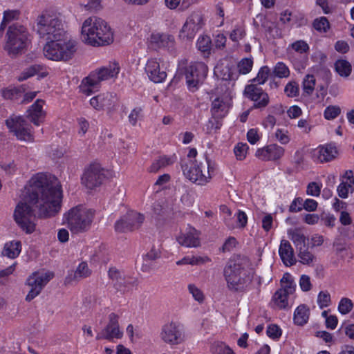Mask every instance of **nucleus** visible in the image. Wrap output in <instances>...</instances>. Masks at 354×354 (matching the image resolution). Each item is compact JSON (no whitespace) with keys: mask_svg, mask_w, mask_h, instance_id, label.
Here are the masks:
<instances>
[{"mask_svg":"<svg viewBox=\"0 0 354 354\" xmlns=\"http://www.w3.org/2000/svg\"><path fill=\"white\" fill-rule=\"evenodd\" d=\"M30 189L24 201L16 206L14 218L18 225L27 233L35 231L37 208L39 217L55 216L61 208L62 191L57 178L45 174H37L30 181Z\"/></svg>","mask_w":354,"mask_h":354,"instance_id":"f257e3e1","label":"nucleus"},{"mask_svg":"<svg viewBox=\"0 0 354 354\" xmlns=\"http://www.w3.org/2000/svg\"><path fill=\"white\" fill-rule=\"evenodd\" d=\"M249 266L248 259L240 255L234 256L228 261L224 268V277L231 291H243L250 283L252 277Z\"/></svg>","mask_w":354,"mask_h":354,"instance_id":"f03ea898","label":"nucleus"},{"mask_svg":"<svg viewBox=\"0 0 354 354\" xmlns=\"http://www.w3.org/2000/svg\"><path fill=\"white\" fill-rule=\"evenodd\" d=\"M35 28L39 38L47 42L68 35L60 15L50 11L44 12L37 17Z\"/></svg>","mask_w":354,"mask_h":354,"instance_id":"7ed1b4c3","label":"nucleus"},{"mask_svg":"<svg viewBox=\"0 0 354 354\" xmlns=\"http://www.w3.org/2000/svg\"><path fill=\"white\" fill-rule=\"evenodd\" d=\"M82 41L91 46H103L113 41V35L107 23L101 18L91 17L82 26Z\"/></svg>","mask_w":354,"mask_h":354,"instance_id":"20e7f679","label":"nucleus"},{"mask_svg":"<svg viewBox=\"0 0 354 354\" xmlns=\"http://www.w3.org/2000/svg\"><path fill=\"white\" fill-rule=\"evenodd\" d=\"M181 168L185 176L190 181L198 185H205L212 178L214 165L205 155L203 161L195 160L193 162L192 160H183Z\"/></svg>","mask_w":354,"mask_h":354,"instance_id":"39448f33","label":"nucleus"},{"mask_svg":"<svg viewBox=\"0 0 354 354\" xmlns=\"http://www.w3.org/2000/svg\"><path fill=\"white\" fill-rule=\"evenodd\" d=\"M77 41L68 35L46 43L43 53L46 58L56 62H67L71 59L77 51Z\"/></svg>","mask_w":354,"mask_h":354,"instance_id":"423d86ee","label":"nucleus"},{"mask_svg":"<svg viewBox=\"0 0 354 354\" xmlns=\"http://www.w3.org/2000/svg\"><path fill=\"white\" fill-rule=\"evenodd\" d=\"M120 69L119 64L114 62L93 71L82 80L80 86L82 92L89 95L94 90H97L102 82L116 77Z\"/></svg>","mask_w":354,"mask_h":354,"instance_id":"0eeeda50","label":"nucleus"},{"mask_svg":"<svg viewBox=\"0 0 354 354\" xmlns=\"http://www.w3.org/2000/svg\"><path fill=\"white\" fill-rule=\"evenodd\" d=\"M28 29L21 24H13L8 27L5 49L10 55H17L24 53L30 41Z\"/></svg>","mask_w":354,"mask_h":354,"instance_id":"6e6552de","label":"nucleus"},{"mask_svg":"<svg viewBox=\"0 0 354 354\" xmlns=\"http://www.w3.org/2000/svg\"><path fill=\"white\" fill-rule=\"evenodd\" d=\"M94 212L89 209L78 205L71 208L64 214V220L73 233H82L91 227Z\"/></svg>","mask_w":354,"mask_h":354,"instance_id":"1a4fd4ad","label":"nucleus"},{"mask_svg":"<svg viewBox=\"0 0 354 354\" xmlns=\"http://www.w3.org/2000/svg\"><path fill=\"white\" fill-rule=\"evenodd\" d=\"M10 132L18 140L32 142L35 140L31 125L22 117L12 115L6 120Z\"/></svg>","mask_w":354,"mask_h":354,"instance_id":"9d476101","label":"nucleus"},{"mask_svg":"<svg viewBox=\"0 0 354 354\" xmlns=\"http://www.w3.org/2000/svg\"><path fill=\"white\" fill-rule=\"evenodd\" d=\"M160 337L165 344L170 346L180 344L185 340L183 325L178 321L168 322L162 325Z\"/></svg>","mask_w":354,"mask_h":354,"instance_id":"9b49d317","label":"nucleus"},{"mask_svg":"<svg viewBox=\"0 0 354 354\" xmlns=\"http://www.w3.org/2000/svg\"><path fill=\"white\" fill-rule=\"evenodd\" d=\"M109 278L111 280L113 287L117 291L125 293L138 285V279L125 274L115 267L110 268L108 272Z\"/></svg>","mask_w":354,"mask_h":354,"instance_id":"f8f14e48","label":"nucleus"},{"mask_svg":"<svg viewBox=\"0 0 354 354\" xmlns=\"http://www.w3.org/2000/svg\"><path fill=\"white\" fill-rule=\"evenodd\" d=\"M53 277V273L50 272H35L32 273L27 279V284L30 290L26 295V300L30 301L37 297Z\"/></svg>","mask_w":354,"mask_h":354,"instance_id":"ddd939ff","label":"nucleus"},{"mask_svg":"<svg viewBox=\"0 0 354 354\" xmlns=\"http://www.w3.org/2000/svg\"><path fill=\"white\" fill-rule=\"evenodd\" d=\"M203 25V15L200 12H192L182 27L179 37L183 41L192 39Z\"/></svg>","mask_w":354,"mask_h":354,"instance_id":"4468645a","label":"nucleus"},{"mask_svg":"<svg viewBox=\"0 0 354 354\" xmlns=\"http://www.w3.org/2000/svg\"><path fill=\"white\" fill-rule=\"evenodd\" d=\"M145 220L143 214L130 212L121 217L115 223V230L119 233H126L138 229Z\"/></svg>","mask_w":354,"mask_h":354,"instance_id":"2eb2a0df","label":"nucleus"},{"mask_svg":"<svg viewBox=\"0 0 354 354\" xmlns=\"http://www.w3.org/2000/svg\"><path fill=\"white\" fill-rule=\"evenodd\" d=\"M207 66L203 62L191 63L185 69V78L189 88H196L207 74Z\"/></svg>","mask_w":354,"mask_h":354,"instance_id":"dca6fc26","label":"nucleus"},{"mask_svg":"<svg viewBox=\"0 0 354 354\" xmlns=\"http://www.w3.org/2000/svg\"><path fill=\"white\" fill-rule=\"evenodd\" d=\"M105 178L103 169L97 164L91 165L84 172L82 183L88 189L99 187Z\"/></svg>","mask_w":354,"mask_h":354,"instance_id":"f3484780","label":"nucleus"},{"mask_svg":"<svg viewBox=\"0 0 354 354\" xmlns=\"http://www.w3.org/2000/svg\"><path fill=\"white\" fill-rule=\"evenodd\" d=\"M244 95L254 102L253 107L255 109H263L270 102L268 94L262 88L254 84L247 85L245 87Z\"/></svg>","mask_w":354,"mask_h":354,"instance_id":"a211bd4d","label":"nucleus"},{"mask_svg":"<svg viewBox=\"0 0 354 354\" xmlns=\"http://www.w3.org/2000/svg\"><path fill=\"white\" fill-rule=\"evenodd\" d=\"M118 319L119 316L118 315L114 313H110L109 315V322L107 325L97 335L96 339L111 340L114 338H121L122 336V332L120 330Z\"/></svg>","mask_w":354,"mask_h":354,"instance_id":"6ab92c4d","label":"nucleus"},{"mask_svg":"<svg viewBox=\"0 0 354 354\" xmlns=\"http://www.w3.org/2000/svg\"><path fill=\"white\" fill-rule=\"evenodd\" d=\"M145 69L149 78L153 82H162L167 77L166 71L160 67V62L156 58L148 59Z\"/></svg>","mask_w":354,"mask_h":354,"instance_id":"aec40b11","label":"nucleus"},{"mask_svg":"<svg viewBox=\"0 0 354 354\" xmlns=\"http://www.w3.org/2000/svg\"><path fill=\"white\" fill-rule=\"evenodd\" d=\"M284 154V149L277 144H272L256 151V156L262 160H277Z\"/></svg>","mask_w":354,"mask_h":354,"instance_id":"412c9836","label":"nucleus"},{"mask_svg":"<svg viewBox=\"0 0 354 354\" xmlns=\"http://www.w3.org/2000/svg\"><path fill=\"white\" fill-rule=\"evenodd\" d=\"M116 102V95L112 93H105L92 97L91 105L96 110L111 109Z\"/></svg>","mask_w":354,"mask_h":354,"instance_id":"4be33fe9","label":"nucleus"},{"mask_svg":"<svg viewBox=\"0 0 354 354\" xmlns=\"http://www.w3.org/2000/svg\"><path fill=\"white\" fill-rule=\"evenodd\" d=\"M44 101L37 100L28 110V118L35 125L39 126L44 120L46 113L43 111Z\"/></svg>","mask_w":354,"mask_h":354,"instance_id":"5701e85b","label":"nucleus"},{"mask_svg":"<svg viewBox=\"0 0 354 354\" xmlns=\"http://www.w3.org/2000/svg\"><path fill=\"white\" fill-rule=\"evenodd\" d=\"M279 253L283 263L286 266H292L296 263L293 248L288 241L282 240L281 241Z\"/></svg>","mask_w":354,"mask_h":354,"instance_id":"b1692460","label":"nucleus"},{"mask_svg":"<svg viewBox=\"0 0 354 354\" xmlns=\"http://www.w3.org/2000/svg\"><path fill=\"white\" fill-rule=\"evenodd\" d=\"M91 273L92 271L89 268L88 263L86 261H82L78 265L74 272L68 274L66 278V281L68 283L80 281L90 277Z\"/></svg>","mask_w":354,"mask_h":354,"instance_id":"393cba45","label":"nucleus"},{"mask_svg":"<svg viewBox=\"0 0 354 354\" xmlns=\"http://www.w3.org/2000/svg\"><path fill=\"white\" fill-rule=\"evenodd\" d=\"M177 241L179 244L185 247H198L200 245L199 233L195 229H190L187 232L179 236Z\"/></svg>","mask_w":354,"mask_h":354,"instance_id":"a878e982","label":"nucleus"},{"mask_svg":"<svg viewBox=\"0 0 354 354\" xmlns=\"http://www.w3.org/2000/svg\"><path fill=\"white\" fill-rule=\"evenodd\" d=\"M174 41L173 36L158 32H154L151 35L150 42L154 48L166 47L169 43Z\"/></svg>","mask_w":354,"mask_h":354,"instance_id":"bb28decb","label":"nucleus"},{"mask_svg":"<svg viewBox=\"0 0 354 354\" xmlns=\"http://www.w3.org/2000/svg\"><path fill=\"white\" fill-rule=\"evenodd\" d=\"M176 160V158L174 155L171 156H160L152 162L151 165L149 168V171L151 173H156L160 169L172 165Z\"/></svg>","mask_w":354,"mask_h":354,"instance_id":"cd10ccee","label":"nucleus"},{"mask_svg":"<svg viewBox=\"0 0 354 354\" xmlns=\"http://www.w3.org/2000/svg\"><path fill=\"white\" fill-rule=\"evenodd\" d=\"M337 154L336 147L332 145L320 147L318 151V159L321 162H329L335 158Z\"/></svg>","mask_w":354,"mask_h":354,"instance_id":"c85d7f7f","label":"nucleus"},{"mask_svg":"<svg viewBox=\"0 0 354 354\" xmlns=\"http://www.w3.org/2000/svg\"><path fill=\"white\" fill-rule=\"evenodd\" d=\"M309 318V309L305 305L299 306L294 313L295 323L303 326L307 323Z\"/></svg>","mask_w":354,"mask_h":354,"instance_id":"c756f323","label":"nucleus"},{"mask_svg":"<svg viewBox=\"0 0 354 354\" xmlns=\"http://www.w3.org/2000/svg\"><path fill=\"white\" fill-rule=\"evenodd\" d=\"M211 111L214 117L222 118L227 112V105L222 100L217 97L212 103Z\"/></svg>","mask_w":354,"mask_h":354,"instance_id":"7c9ffc66","label":"nucleus"},{"mask_svg":"<svg viewBox=\"0 0 354 354\" xmlns=\"http://www.w3.org/2000/svg\"><path fill=\"white\" fill-rule=\"evenodd\" d=\"M19 252L20 243L15 241L6 243L2 251V254L9 258L14 259L19 255Z\"/></svg>","mask_w":354,"mask_h":354,"instance_id":"2f4dec72","label":"nucleus"},{"mask_svg":"<svg viewBox=\"0 0 354 354\" xmlns=\"http://www.w3.org/2000/svg\"><path fill=\"white\" fill-rule=\"evenodd\" d=\"M335 68L337 73L342 77H348L351 73V64L344 59H339L335 64Z\"/></svg>","mask_w":354,"mask_h":354,"instance_id":"473e14b6","label":"nucleus"},{"mask_svg":"<svg viewBox=\"0 0 354 354\" xmlns=\"http://www.w3.org/2000/svg\"><path fill=\"white\" fill-rule=\"evenodd\" d=\"M160 257V252L158 249L153 248L148 253L143 257L142 270L147 271L151 265V261H153Z\"/></svg>","mask_w":354,"mask_h":354,"instance_id":"72a5a7b5","label":"nucleus"},{"mask_svg":"<svg viewBox=\"0 0 354 354\" xmlns=\"http://www.w3.org/2000/svg\"><path fill=\"white\" fill-rule=\"evenodd\" d=\"M290 239L293 241L297 248L299 250L306 248V237L298 230H294L289 232Z\"/></svg>","mask_w":354,"mask_h":354,"instance_id":"f704fd0d","label":"nucleus"},{"mask_svg":"<svg viewBox=\"0 0 354 354\" xmlns=\"http://www.w3.org/2000/svg\"><path fill=\"white\" fill-rule=\"evenodd\" d=\"M212 354H235L233 350L222 342H214L210 348Z\"/></svg>","mask_w":354,"mask_h":354,"instance_id":"c9c22d12","label":"nucleus"},{"mask_svg":"<svg viewBox=\"0 0 354 354\" xmlns=\"http://www.w3.org/2000/svg\"><path fill=\"white\" fill-rule=\"evenodd\" d=\"M288 296L284 290H278L273 296V301L278 308H286L288 306Z\"/></svg>","mask_w":354,"mask_h":354,"instance_id":"e433bc0d","label":"nucleus"},{"mask_svg":"<svg viewBox=\"0 0 354 354\" xmlns=\"http://www.w3.org/2000/svg\"><path fill=\"white\" fill-rule=\"evenodd\" d=\"M24 91L20 88H6L1 90L3 98L12 100H18L22 95Z\"/></svg>","mask_w":354,"mask_h":354,"instance_id":"4c0bfd02","label":"nucleus"},{"mask_svg":"<svg viewBox=\"0 0 354 354\" xmlns=\"http://www.w3.org/2000/svg\"><path fill=\"white\" fill-rule=\"evenodd\" d=\"M315 86V77L313 75H307L304 77L302 83L304 93L307 95H310Z\"/></svg>","mask_w":354,"mask_h":354,"instance_id":"58836bf2","label":"nucleus"},{"mask_svg":"<svg viewBox=\"0 0 354 354\" xmlns=\"http://www.w3.org/2000/svg\"><path fill=\"white\" fill-rule=\"evenodd\" d=\"M43 69V66L39 64H34L26 70H24L21 75L18 77L19 81H24L26 79L35 75Z\"/></svg>","mask_w":354,"mask_h":354,"instance_id":"ea45409f","label":"nucleus"},{"mask_svg":"<svg viewBox=\"0 0 354 354\" xmlns=\"http://www.w3.org/2000/svg\"><path fill=\"white\" fill-rule=\"evenodd\" d=\"M144 116L143 108L142 106H136L133 108L128 115V120L131 125L136 126L138 121L141 120Z\"/></svg>","mask_w":354,"mask_h":354,"instance_id":"a19ab883","label":"nucleus"},{"mask_svg":"<svg viewBox=\"0 0 354 354\" xmlns=\"http://www.w3.org/2000/svg\"><path fill=\"white\" fill-rule=\"evenodd\" d=\"M272 74L279 78H286L290 75V70L284 63L278 62L273 68Z\"/></svg>","mask_w":354,"mask_h":354,"instance_id":"79ce46f5","label":"nucleus"},{"mask_svg":"<svg viewBox=\"0 0 354 354\" xmlns=\"http://www.w3.org/2000/svg\"><path fill=\"white\" fill-rule=\"evenodd\" d=\"M284 93L289 97H297L299 94V84L295 82H289L285 86Z\"/></svg>","mask_w":354,"mask_h":354,"instance_id":"37998d69","label":"nucleus"},{"mask_svg":"<svg viewBox=\"0 0 354 354\" xmlns=\"http://www.w3.org/2000/svg\"><path fill=\"white\" fill-rule=\"evenodd\" d=\"M270 74V70L268 66H264L260 68L259 73L252 82H257L258 84H263L268 78Z\"/></svg>","mask_w":354,"mask_h":354,"instance_id":"c03bdc74","label":"nucleus"},{"mask_svg":"<svg viewBox=\"0 0 354 354\" xmlns=\"http://www.w3.org/2000/svg\"><path fill=\"white\" fill-rule=\"evenodd\" d=\"M19 15V12L17 10H6L3 13V19L0 26V31L4 30L7 23L17 19Z\"/></svg>","mask_w":354,"mask_h":354,"instance_id":"a18cd8bd","label":"nucleus"},{"mask_svg":"<svg viewBox=\"0 0 354 354\" xmlns=\"http://www.w3.org/2000/svg\"><path fill=\"white\" fill-rule=\"evenodd\" d=\"M253 61L250 58L242 59L238 64V69L241 74H248L252 70Z\"/></svg>","mask_w":354,"mask_h":354,"instance_id":"49530a36","label":"nucleus"},{"mask_svg":"<svg viewBox=\"0 0 354 354\" xmlns=\"http://www.w3.org/2000/svg\"><path fill=\"white\" fill-rule=\"evenodd\" d=\"M298 256L300 259L299 261L303 264L310 265L313 263L315 260L314 255L308 251L306 248L299 250Z\"/></svg>","mask_w":354,"mask_h":354,"instance_id":"de8ad7c7","label":"nucleus"},{"mask_svg":"<svg viewBox=\"0 0 354 354\" xmlns=\"http://www.w3.org/2000/svg\"><path fill=\"white\" fill-rule=\"evenodd\" d=\"M313 27L318 31L326 32L329 29L330 24L326 17H322L314 21Z\"/></svg>","mask_w":354,"mask_h":354,"instance_id":"09e8293b","label":"nucleus"},{"mask_svg":"<svg viewBox=\"0 0 354 354\" xmlns=\"http://www.w3.org/2000/svg\"><path fill=\"white\" fill-rule=\"evenodd\" d=\"M353 308L352 301L348 298H342L339 304L338 310L342 315L348 314Z\"/></svg>","mask_w":354,"mask_h":354,"instance_id":"8fccbe9b","label":"nucleus"},{"mask_svg":"<svg viewBox=\"0 0 354 354\" xmlns=\"http://www.w3.org/2000/svg\"><path fill=\"white\" fill-rule=\"evenodd\" d=\"M198 50L203 53L208 52L211 47V40L209 37L203 36L200 37L197 41Z\"/></svg>","mask_w":354,"mask_h":354,"instance_id":"3c124183","label":"nucleus"},{"mask_svg":"<svg viewBox=\"0 0 354 354\" xmlns=\"http://www.w3.org/2000/svg\"><path fill=\"white\" fill-rule=\"evenodd\" d=\"M248 146L246 143H239L234 148V154L238 160H243L247 154Z\"/></svg>","mask_w":354,"mask_h":354,"instance_id":"603ef678","label":"nucleus"},{"mask_svg":"<svg viewBox=\"0 0 354 354\" xmlns=\"http://www.w3.org/2000/svg\"><path fill=\"white\" fill-rule=\"evenodd\" d=\"M341 109L337 106H329L324 111V117L327 120H333L340 114Z\"/></svg>","mask_w":354,"mask_h":354,"instance_id":"864d4df0","label":"nucleus"},{"mask_svg":"<svg viewBox=\"0 0 354 354\" xmlns=\"http://www.w3.org/2000/svg\"><path fill=\"white\" fill-rule=\"evenodd\" d=\"M317 302L321 308L327 307L330 304V295L326 291H321L318 295Z\"/></svg>","mask_w":354,"mask_h":354,"instance_id":"5fc2aeb1","label":"nucleus"},{"mask_svg":"<svg viewBox=\"0 0 354 354\" xmlns=\"http://www.w3.org/2000/svg\"><path fill=\"white\" fill-rule=\"evenodd\" d=\"M188 290L189 293H191L194 298L195 300L198 302H203L204 300V295L202 291L197 288L194 284H189L188 286Z\"/></svg>","mask_w":354,"mask_h":354,"instance_id":"6e6d98bb","label":"nucleus"},{"mask_svg":"<svg viewBox=\"0 0 354 354\" xmlns=\"http://www.w3.org/2000/svg\"><path fill=\"white\" fill-rule=\"evenodd\" d=\"M322 186L315 182L310 183L307 186L306 193L313 196H319L321 192Z\"/></svg>","mask_w":354,"mask_h":354,"instance_id":"4d7b16f0","label":"nucleus"},{"mask_svg":"<svg viewBox=\"0 0 354 354\" xmlns=\"http://www.w3.org/2000/svg\"><path fill=\"white\" fill-rule=\"evenodd\" d=\"M276 139L281 144L286 145L289 142L290 138L288 135V131L283 129H278L274 133Z\"/></svg>","mask_w":354,"mask_h":354,"instance_id":"13d9d810","label":"nucleus"},{"mask_svg":"<svg viewBox=\"0 0 354 354\" xmlns=\"http://www.w3.org/2000/svg\"><path fill=\"white\" fill-rule=\"evenodd\" d=\"M245 32L242 27H236L230 33V38L234 41H238L244 37Z\"/></svg>","mask_w":354,"mask_h":354,"instance_id":"bf43d9fd","label":"nucleus"},{"mask_svg":"<svg viewBox=\"0 0 354 354\" xmlns=\"http://www.w3.org/2000/svg\"><path fill=\"white\" fill-rule=\"evenodd\" d=\"M353 185L348 183L342 182L337 187V193L339 197L346 198L348 196L349 189Z\"/></svg>","mask_w":354,"mask_h":354,"instance_id":"052dcab7","label":"nucleus"},{"mask_svg":"<svg viewBox=\"0 0 354 354\" xmlns=\"http://www.w3.org/2000/svg\"><path fill=\"white\" fill-rule=\"evenodd\" d=\"M180 202L185 206L190 207L193 205L194 199L192 194L189 191L185 190L180 196Z\"/></svg>","mask_w":354,"mask_h":354,"instance_id":"680f3d73","label":"nucleus"},{"mask_svg":"<svg viewBox=\"0 0 354 354\" xmlns=\"http://www.w3.org/2000/svg\"><path fill=\"white\" fill-rule=\"evenodd\" d=\"M267 335L272 338L276 339L281 336V329L277 325H270L267 328Z\"/></svg>","mask_w":354,"mask_h":354,"instance_id":"e2e57ef3","label":"nucleus"},{"mask_svg":"<svg viewBox=\"0 0 354 354\" xmlns=\"http://www.w3.org/2000/svg\"><path fill=\"white\" fill-rule=\"evenodd\" d=\"M299 286L303 291L310 290L312 287L310 277L308 275H301L299 280Z\"/></svg>","mask_w":354,"mask_h":354,"instance_id":"0e129e2a","label":"nucleus"},{"mask_svg":"<svg viewBox=\"0 0 354 354\" xmlns=\"http://www.w3.org/2000/svg\"><path fill=\"white\" fill-rule=\"evenodd\" d=\"M292 48L300 53H306L309 49L308 45L301 40L294 42L292 44Z\"/></svg>","mask_w":354,"mask_h":354,"instance_id":"69168bd1","label":"nucleus"},{"mask_svg":"<svg viewBox=\"0 0 354 354\" xmlns=\"http://www.w3.org/2000/svg\"><path fill=\"white\" fill-rule=\"evenodd\" d=\"M236 240L234 237H229L221 248L223 252L231 251L236 245Z\"/></svg>","mask_w":354,"mask_h":354,"instance_id":"338daca9","label":"nucleus"},{"mask_svg":"<svg viewBox=\"0 0 354 354\" xmlns=\"http://www.w3.org/2000/svg\"><path fill=\"white\" fill-rule=\"evenodd\" d=\"M303 209V199L301 198H295L291 203L289 210L292 212H298Z\"/></svg>","mask_w":354,"mask_h":354,"instance_id":"774afa93","label":"nucleus"}]
</instances>
